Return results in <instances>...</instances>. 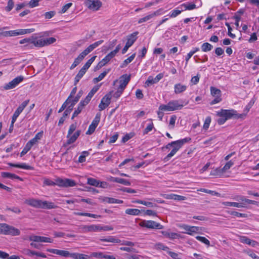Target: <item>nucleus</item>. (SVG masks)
<instances>
[{"label": "nucleus", "mask_w": 259, "mask_h": 259, "mask_svg": "<svg viewBox=\"0 0 259 259\" xmlns=\"http://www.w3.org/2000/svg\"><path fill=\"white\" fill-rule=\"evenodd\" d=\"M217 115L219 117L217 120L219 124H224L226 120L231 119L243 118L245 114H238L237 111L234 109L227 110L221 109L217 112Z\"/></svg>", "instance_id": "obj_1"}, {"label": "nucleus", "mask_w": 259, "mask_h": 259, "mask_svg": "<svg viewBox=\"0 0 259 259\" xmlns=\"http://www.w3.org/2000/svg\"><path fill=\"white\" fill-rule=\"evenodd\" d=\"M191 140V139L190 138L186 137L182 139L173 141L166 145L165 147V149H169L170 147H172V149L170 152L164 158V161L165 162L168 161L185 144L190 142Z\"/></svg>", "instance_id": "obj_2"}, {"label": "nucleus", "mask_w": 259, "mask_h": 259, "mask_svg": "<svg viewBox=\"0 0 259 259\" xmlns=\"http://www.w3.org/2000/svg\"><path fill=\"white\" fill-rule=\"evenodd\" d=\"M0 234L11 236H18L20 234V231L6 223L0 224Z\"/></svg>", "instance_id": "obj_3"}, {"label": "nucleus", "mask_w": 259, "mask_h": 259, "mask_svg": "<svg viewBox=\"0 0 259 259\" xmlns=\"http://www.w3.org/2000/svg\"><path fill=\"white\" fill-rule=\"evenodd\" d=\"M181 229L184 230L183 233L190 235H194L195 233H198L201 231V228L197 226H191L186 224H182L179 226Z\"/></svg>", "instance_id": "obj_4"}, {"label": "nucleus", "mask_w": 259, "mask_h": 259, "mask_svg": "<svg viewBox=\"0 0 259 259\" xmlns=\"http://www.w3.org/2000/svg\"><path fill=\"white\" fill-rule=\"evenodd\" d=\"M140 226L142 227L147 228L148 229H162L163 228V226L160 223H157L153 221H146L144 220L142 221L140 224Z\"/></svg>", "instance_id": "obj_5"}, {"label": "nucleus", "mask_w": 259, "mask_h": 259, "mask_svg": "<svg viewBox=\"0 0 259 259\" xmlns=\"http://www.w3.org/2000/svg\"><path fill=\"white\" fill-rule=\"evenodd\" d=\"M74 131H68L67 135V142L63 144V146L66 147L68 145L73 143L77 139L80 135V131H76L74 133Z\"/></svg>", "instance_id": "obj_6"}, {"label": "nucleus", "mask_w": 259, "mask_h": 259, "mask_svg": "<svg viewBox=\"0 0 259 259\" xmlns=\"http://www.w3.org/2000/svg\"><path fill=\"white\" fill-rule=\"evenodd\" d=\"M24 79V77L22 75L18 76L13 79L12 81L5 84L3 87L5 90H9L15 88Z\"/></svg>", "instance_id": "obj_7"}, {"label": "nucleus", "mask_w": 259, "mask_h": 259, "mask_svg": "<svg viewBox=\"0 0 259 259\" xmlns=\"http://www.w3.org/2000/svg\"><path fill=\"white\" fill-rule=\"evenodd\" d=\"M85 6L90 10L98 11L102 5V3L99 0H87Z\"/></svg>", "instance_id": "obj_8"}, {"label": "nucleus", "mask_w": 259, "mask_h": 259, "mask_svg": "<svg viewBox=\"0 0 259 259\" xmlns=\"http://www.w3.org/2000/svg\"><path fill=\"white\" fill-rule=\"evenodd\" d=\"M210 92L212 96L215 97V99L213 100L211 103V105H214L221 101L222 99L221 98V92L219 89H217L215 87H210Z\"/></svg>", "instance_id": "obj_9"}, {"label": "nucleus", "mask_w": 259, "mask_h": 259, "mask_svg": "<svg viewBox=\"0 0 259 259\" xmlns=\"http://www.w3.org/2000/svg\"><path fill=\"white\" fill-rule=\"evenodd\" d=\"M57 185L60 187H73L76 185L75 182L71 179H57Z\"/></svg>", "instance_id": "obj_10"}, {"label": "nucleus", "mask_w": 259, "mask_h": 259, "mask_svg": "<svg viewBox=\"0 0 259 259\" xmlns=\"http://www.w3.org/2000/svg\"><path fill=\"white\" fill-rule=\"evenodd\" d=\"M47 251L50 253L56 254L63 257H71V253L67 250L48 248L47 249Z\"/></svg>", "instance_id": "obj_11"}, {"label": "nucleus", "mask_w": 259, "mask_h": 259, "mask_svg": "<svg viewBox=\"0 0 259 259\" xmlns=\"http://www.w3.org/2000/svg\"><path fill=\"white\" fill-rule=\"evenodd\" d=\"M29 240L33 242H48L52 243L53 240L51 238L37 236V235H31L29 237Z\"/></svg>", "instance_id": "obj_12"}, {"label": "nucleus", "mask_w": 259, "mask_h": 259, "mask_svg": "<svg viewBox=\"0 0 259 259\" xmlns=\"http://www.w3.org/2000/svg\"><path fill=\"white\" fill-rule=\"evenodd\" d=\"M130 79L131 75H127L126 74L122 75L120 77V79L119 80L120 84L118 89L123 91L126 86L130 81Z\"/></svg>", "instance_id": "obj_13"}, {"label": "nucleus", "mask_w": 259, "mask_h": 259, "mask_svg": "<svg viewBox=\"0 0 259 259\" xmlns=\"http://www.w3.org/2000/svg\"><path fill=\"white\" fill-rule=\"evenodd\" d=\"M163 77V74L162 73L157 74L155 78H153L152 76H149L145 83L147 85L156 83L158 82Z\"/></svg>", "instance_id": "obj_14"}, {"label": "nucleus", "mask_w": 259, "mask_h": 259, "mask_svg": "<svg viewBox=\"0 0 259 259\" xmlns=\"http://www.w3.org/2000/svg\"><path fill=\"white\" fill-rule=\"evenodd\" d=\"M169 103L172 111L181 109L184 106L182 101L172 100L169 102Z\"/></svg>", "instance_id": "obj_15"}, {"label": "nucleus", "mask_w": 259, "mask_h": 259, "mask_svg": "<svg viewBox=\"0 0 259 259\" xmlns=\"http://www.w3.org/2000/svg\"><path fill=\"white\" fill-rule=\"evenodd\" d=\"M25 203L32 207L40 208L41 200L33 198L26 199Z\"/></svg>", "instance_id": "obj_16"}, {"label": "nucleus", "mask_w": 259, "mask_h": 259, "mask_svg": "<svg viewBox=\"0 0 259 259\" xmlns=\"http://www.w3.org/2000/svg\"><path fill=\"white\" fill-rule=\"evenodd\" d=\"M240 240L241 242L248 244L252 247H255L258 245L257 242L255 240H251L246 236H241L240 238Z\"/></svg>", "instance_id": "obj_17"}, {"label": "nucleus", "mask_w": 259, "mask_h": 259, "mask_svg": "<svg viewBox=\"0 0 259 259\" xmlns=\"http://www.w3.org/2000/svg\"><path fill=\"white\" fill-rule=\"evenodd\" d=\"M138 33L139 32L138 31H136L128 35L127 36V41L126 44L131 47L137 40V35L138 34Z\"/></svg>", "instance_id": "obj_18"}, {"label": "nucleus", "mask_w": 259, "mask_h": 259, "mask_svg": "<svg viewBox=\"0 0 259 259\" xmlns=\"http://www.w3.org/2000/svg\"><path fill=\"white\" fill-rule=\"evenodd\" d=\"M57 206L53 202L41 200L40 208L42 209L56 208Z\"/></svg>", "instance_id": "obj_19"}, {"label": "nucleus", "mask_w": 259, "mask_h": 259, "mask_svg": "<svg viewBox=\"0 0 259 259\" xmlns=\"http://www.w3.org/2000/svg\"><path fill=\"white\" fill-rule=\"evenodd\" d=\"M100 240L101 241L111 242L114 243H119L121 242V240L113 236H109L107 238H101L100 239Z\"/></svg>", "instance_id": "obj_20"}, {"label": "nucleus", "mask_w": 259, "mask_h": 259, "mask_svg": "<svg viewBox=\"0 0 259 259\" xmlns=\"http://www.w3.org/2000/svg\"><path fill=\"white\" fill-rule=\"evenodd\" d=\"M100 114H97L88 130H95L100 120Z\"/></svg>", "instance_id": "obj_21"}, {"label": "nucleus", "mask_w": 259, "mask_h": 259, "mask_svg": "<svg viewBox=\"0 0 259 259\" xmlns=\"http://www.w3.org/2000/svg\"><path fill=\"white\" fill-rule=\"evenodd\" d=\"M159 11H160V10H157V11L154 12V13H153L152 14H149L143 18H140L138 20V23L140 24L143 22L147 21L149 20H150V19L152 18L154 16L158 15L159 14Z\"/></svg>", "instance_id": "obj_22"}, {"label": "nucleus", "mask_w": 259, "mask_h": 259, "mask_svg": "<svg viewBox=\"0 0 259 259\" xmlns=\"http://www.w3.org/2000/svg\"><path fill=\"white\" fill-rule=\"evenodd\" d=\"M161 233L163 235L170 239H174L180 237L179 234L167 231H162Z\"/></svg>", "instance_id": "obj_23"}, {"label": "nucleus", "mask_w": 259, "mask_h": 259, "mask_svg": "<svg viewBox=\"0 0 259 259\" xmlns=\"http://www.w3.org/2000/svg\"><path fill=\"white\" fill-rule=\"evenodd\" d=\"M8 164L12 167L21 168H23L24 169L32 170L33 169V167H32L30 165H27L25 163L14 164V163H9Z\"/></svg>", "instance_id": "obj_24"}, {"label": "nucleus", "mask_w": 259, "mask_h": 259, "mask_svg": "<svg viewBox=\"0 0 259 259\" xmlns=\"http://www.w3.org/2000/svg\"><path fill=\"white\" fill-rule=\"evenodd\" d=\"M44 39H37L36 37H32L31 48L33 46L36 47H42L45 46Z\"/></svg>", "instance_id": "obj_25"}, {"label": "nucleus", "mask_w": 259, "mask_h": 259, "mask_svg": "<svg viewBox=\"0 0 259 259\" xmlns=\"http://www.w3.org/2000/svg\"><path fill=\"white\" fill-rule=\"evenodd\" d=\"M1 176L4 178H9L11 179H18L22 180V179L16 175L8 172H2Z\"/></svg>", "instance_id": "obj_26"}, {"label": "nucleus", "mask_w": 259, "mask_h": 259, "mask_svg": "<svg viewBox=\"0 0 259 259\" xmlns=\"http://www.w3.org/2000/svg\"><path fill=\"white\" fill-rule=\"evenodd\" d=\"M165 198L168 199H173L178 201H182L186 200V198L185 196L179 195L177 194H171L167 195L165 197Z\"/></svg>", "instance_id": "obj_27"}, {"label": "nucleus", "mask_w": 259, "mask_h": 259, "mask_svg": "<svg viewBox=\"0 0 259 259\" xmlns=\"http://www.w3.org/2000/svg\"><path fill=\"white\" fill-rule=\"evenodd\" d=\"M175 93L177 94H180L184 92L187 89V86L182 85L181 83H177L174 87Z\"/></svg>", "instance_id": "obj_28"}, {"label": "nucleus", "mask_w": 259, "mask_h": 259, "mask_svg": "<svg viewBox=\"0 0 259 259\" xmlns=\"http://www.w3.org/2000/svg\"><path fill=\"white\" fill-rule=\"evenodd\" d=\"M71 258L73 259H89V257L88 255L84 254L72 252L71 253Z\"/></svg>", "instance_id": "obj_29"}, {"label": "nucleus", "mask_w": 259, "mask_h": 259, "mask_svg": "<svg viewBox=\"0 0 259 259\" xmlns=\"http://www.w3.org/2000/svg\"><path fill=\"white\" fill-rule=\"evenodd\" d=\"M73 214L75 215H79V216H85V217H91L93 218H100V215H98L95 214L90 213L88 212H74Z\"/></svg>", "instance_id": "obj_30"}, {"label": "nucleus", "mask_w": 259, "mask_h": 259, "mask_svg": "<svg viewBox=\"0 0 259 259\" xmlns=\"http://www.w3.org/2000/svg\"><path fill=\"white\" fill-rule=\"evenodd\" d=\"M136 53H134L126 59H125L122 63L120 65V68H124L126 67L129 63H130L135 58Z\"/></svg>", "instance_id": "obj_31"}, {"label": "nucleus", "mask_w": 259, "mask_h": 259, "mask_svg": "<svg viewBox=\"0 0 259 259\" xmlns=\"http://www.w3.org/2000/svg\"><path fill=\"white\" fill-rule=\"evenodd\" d=\"M140 212V210L137 208H128L125 210V213L130 215H138Z\"/></svg>", "instance_id": "obj_32"}, {"label": "nucleus", "mask_w": 259, "mask_h": 259, "mask_svg": "<svg viewBox=\"0 0 259 259\" xmlns=\"http://www.w3.org/2000/svg\"><path fill=\"white\" fill-rule=\"evenodd\" d=\"M110 71L109 69H108L107 70L104 71L102 73H101L97 77H96L94 78L93 81L94 83H97L101 80H102L104 77L107 75V74Z\"/></svg>", "instance_id": "obj_33"}, {"label": "nucleus", "mask_w": 259, "mask_h": 259, "mask_svg": "<svg viewBox=\"0 0 259 259\" xmlns=\"http://www.w3.org/2000/svg\"><path fill=\"white\" fill-rule=\"evenodd\" d=\"M223 204L225 206H233L236 207H243L244 205H241L239 203L235 202H223Z\"/></svg>", "instance_id": "obj_34"}, {"label": "nucleus", "mask_w": 259, "mask_h": 259, "mask_svg": "<svg viewBox=\"0 0 259 259\" xmlns=\"http://www.w3.org/2000/svg\"><path fill=\"white\" fill-rule=\"evenodd\" d=\"M201 48L203 52H206L211 51L213 46L208 42H204L202 45Z\"/></svg>", "instance_id": "obj_35"}, {"label": "nucleus", "mask_w": 259, "mask_h": 259, "mask_svg": "<svg viewBox=\"0 0 259 259\" xmlns=\"http://www.w3.org/2000/svg\"><path fill=\"white\" fill-rule=\"evenodd\" d=\"M171 109L169 102L166 105L162 104L159 107V110L162 112L172 111Z\"/></svg>", "instance_id": "obj_36"}, {"label": "nucleus", "mask_w": 259, "mask_h": 259, "mask_svg": "<svg viewBox=\"0 0 259 259\" xmlns=\"http://www.w3.org/2000/svg\"><path fill=\"white\" fill-rule=\"evenodd\" d=\"M137 203L144 205L150 207H154L156 206V204H154L152 202L146 201L144 200H138L136 201Z\"/></svg>", "instance_id": "obj_37"}, {"label": "nucleus", "mask_w": 259, "mask_h": 259, "mask_svg": "<svg viewBox=\"0 0 259 259\" xmlns=\"http://www.w3.org/2000/svg\"><path fill=\"white\" fill-rule=\"evenodd\" d=\"M99 181L92 178H89L87 179V184L95 187H98L99 186Z\"/></svg>", "instance_id": "obj_38"}, {"label": "nucleus", "mask_w": 259, "mask_h": 259, "mask_svg": "<svg viewBox=\"0 0 259 259\" xmlns=\"http://www.w3.org/2000/svg\"><path fill=\"white\" fill-rule=\"evenodd\" d=\"M135 134L134 132H131L130 133L125 134L122 138L121 142L123 143H125L127 141H128L130 139L132 138Z\"/></svg>", "instance_id": "obj_39"}, {"label": "nucleus", "mask_w": 259, "mask_h": 259, "mask_svg": "<svg viewBox=\"0 0 259 259\" xmlns=\"http://www.w3.org/2000/svg\"><path fill=\"white\" fill-rule=\"evenodd\" d=\"M44 185L49 186H54L57 185V179L56 180V182H53L50 179H45L43 182Z\"/></svg>", "instance_id": "obj_40"}, {"label": "nucleus", "mask_w": 259, "mask_h": 259, "mask_svg": "<svg viewBox=\"0 0 259 259\" xmlns=\"http://www.w3.org/2000/svg\"><path fill=\"white\" fill-rule=\"evenodd\" d=\"M89 155V152L87 151H83L81 155L79 156L78 158V162L80 163H82L85 161V158Z\"/></svg>", "instance_id": "obj_41"}, {"label": "nucleus", "mask_w": 259, "mask_h": 259, "mask_svg": "<svg viewBox=\"0 0 259 259\" xmlns=\"http://www.w3.org/2000/svg\"><path fill=\"white\" fill-rule=\"evenodd\" d=\"M199 50L198 48H195L193 50L191 51L187 55L186 57V65H187L189 60L191 58V57L197 51Z\"/></svg>", "instance_id": "obj_42"}, {"label": "nucleus", "mask_w": 259, "mask_h": 259, "mask_svg": "<svg viewBox=\"0 0 259 259\" xmlns=\"http://www.w3.org/2000/svg\"><path fill=\"white\" fill-rule=\"evenodd\" d=\"M181 7H184L185 10H192L196 8V5L192 3L183 4L181 5Z\"/></svg>", "instance_id": "obj_43"}, {"label": "nucleus", "mask_w": 259, "mask_h": 259, "mask_svg": "<svg viewBox=\"0 0 259 259\" xmlns=\"http://www.w3.org/2000/svg\"><path fill=\"white\" fill-rule=\"evenodd\" d=\"M32 37L26 38L20 40L19 43L20 44H26V46H30L31 48Z\"/></svg>", "instance_id": "obj_44"}, {"label": "nucleus", "mask_w": 259, "mask_h": 259, "mask_svg": "<svg viewBox=\"0 0 259 259\" xmlns=\"http://www.w3.org/2000/svg\"><path fill=\"white\" fill-rule=\"evenodd\" d=\"M82 93V91H79L77 94L76 95V96L73 99H71L70 102H72L73 103L76 104L78 102L79 99L81 97Z\"/></svg>", "instance_id": "obj_45"}, {"label": "nucleus", "mask_w": 259, "mask_h": 259, "mask_svg": "<svg viewBox=\"0 0 259 259\" xmlns=\"http://www.w3.org/2000/svg\"><path fill=\"white\" fill-rule=\"evenodd\" d=\"M196 239L200 241V242L204 243L205 244L207 245V246H209L210 245L209 241L204 237L197 236L196 237Z\"/></svg>", "instance_id": "obj_46"}, {"label": "nucleus", "mask_w": 259, "mask_h": 259, "mask_svg": "<svg viewBox=\"0 0 259 259\" xmlns=\"http://www.w3.org/2000/svg\"><path fill=\"white\" fill-rule=\"evenodd\" d=\"M100 225H89L90 232H100Z\"/></svg>", "instance_id": "obj_47"}, {"label": "nucleus", "mask_w": 259, "mask_h": 259, "mask_svg": "<svg viewBox=\"0 0 259 259\" xmlns=\"http://www.w3.org/2000/svg\"><path fill=\"white\" fill-rule=\"evenodd\" d=\"M44 40H45L44 44L46 46L54 43L56 41V39L54 37H49L44 39Z\"/></svg>", "instance_id": "obj_48"}, {"label": "nucleus", "mask_w": 259, "mask_h": 259, "mask_svg": "<svg viewBox=\"0 0 259 259\" xmlns=\"http://www.w3.org/2000/svg\"><path fill=\"white\" fill-rule=\"evenodd\" d=\"M111 93L110 92L109 94L106 95L101 100L104 101L106 104H108V106L110 103V100L111 99Z\"/></svg>", "instance_id": "obj_49"}, {"label": "nucleus", "mask_w": 259, "mask_h": 259, "mask_svg": "<svg viewBox=\"0 0 259 259\" xmlns=\"http://www.w3.org/2000/svg\"><path fill=\"white\" fill-rule=\"evenodd\" d=\"M33 255H36L37 256L41 257L42 258H46L47 257L46 255L42 252H36L33 250H31L30 252V257L33 256Z\"/></svg>", "instance_id": "obj_50"}, {"label": "nucleus", "mask_w": 259, "mask_h": 259, "mask_svg": "<svg viewBox=\"0 0 259 259\" xmlns=\"http://www.w3.org/2000/svg\"><path fill=\"white\" fill-rule=\"evenodd\" d=\"M230 214L238 218H246L247 217V215L245 213H242L235 211H231Z\"/></svg>", "instance_id": "obj_51"}, {"label": "nucleus", "mask_w": 259, "mask_h": 259, "mask_svg": "<svg viewBox=\"0 0 259 259\" xmlns=\"http://www.w3.org/2000/svg\"><path fill=\"white\" fill-rule=\"evenodd\" d=\"M96 56H94L92 57H91L87 62L86 63L83 65V66L85 68H87L88 69L89 68V67L91 66V64L93 63V62L94 61L95 59L96 58Z\"/></svg>", "instance_id": "obj_52"}, {"label": "nucleus", "mask_w": 259, "mask_h": 259, "mask_svg": "<svg viewBox=\"0 0 259 259\" xmlns=\"http://www.w3.org/2000/svg\"><path fill=\"white\" fill-rule=\"evenodd\" d=\"M94 49L92 45H90L87 48H86L83 52L81 53L82 55L85 57L88 54L91 52Z\"/></svg>", "instance_id": "obj_53"}, {"label": "nucleus", "mask_w": 259, "mask_h": 259, "mask_svg": "<svg viewBox=\"0 0 259 259\" xmlns=\"http://www.w3.org/2000/svg\"><path fill=\"white\" fill-rule=\"evenodd\" d=\"M55 14H56L55 11H51L46 12L44 14V16H45V19H49L53 18L55 16Z\"/></svg>", "instance_id": "obj_54"}, {"label": "nucleus", "mask_w": 259, "mask_h": 259, "mask_svg": "<svg viewBox=\"0 0 259 259\" xmlns=\"http://www.w3.org/2000/svg\"><path fill=\"white\" fill-rule=\"evenodd\" d=\"M14 6V3L13 0H9L8 2V5L5 8V10L7 12L11 11L13 8Z\"/></svg>", "instance_id": "obj_55"}, {"label": "nucleus", "mask_w": 259, "mask_h": 259, "mask_svg": "<svg viewBox=\"0 0 259 259\" xmlns=\"http://www.w3.org/2000/svg\"><path fill=\"white\" fill-rule=\"evenodd\" d=\"M84 74H83L82 72L79 71L74 78V85H76L79 82V80L82 78Z\"/></svg>", "instance_id": "obj_56"}, {"label": "nucleus", "mask_w": 259, "mask_h": 259, "mask_svg": "<svg viewBox=\"0 0 259 259\" xmlns=\"http://www.w3.org/2000/svg\"><path fill=\"white\" fill-rule=\"evenodd\" d=\"M117 183L125 186L131 185V183L128 180L120 178H118Z\"/></svg>", "instance_id": "obj_57"}, {"label": "nucleus", "mask_w": 259, "mask_h": 259, "mask_svg": "<svg viewBox=\"0 0 259 259\" xmlns=\"http://www.w3.org/2000/svg\"><path fill=\"white\" fill-rule=\"evenodd\" d=\"M83 108L80 106L79 105H78L77 109H76L72 115V119H73L74 117L77 116L82 110Z\"/></svg>", "instance_id": "obj_58"}, {"label": "nucleus", "mask_w": 259, "mask_h": 259, "mask_svg": "<svg viewBox=\"0 0 259 259\" xmlns=\"http://www.w3.org/2000/svg\"><path fill=\"white\" fill-rule=\"evenodd\" d=\"M31 147L26 143L25 146L20 153V156L22 157L26 154L31 149Z\"/></svg>", "instance_id": "obj_59"}, {"label": "nucleus", "mask_w": 259, "mask_h": 259, "mask_svg": "<svg viewBox=\"0 0 259 259\" xmlns=\"http://www.w3.org/2000/svg\"><path fill=\"white\" fill-rule=\"evenodd\" d=\"M182 11H183V10H179L177 9H175L171 12L170 17L171 18H175L177 17L178 15L181 14V13Z\"/></svg>", "instance_id": "obj_60"}, {"label": "nucleus", "mask_w": 259, "mask_h": 259, "mask_svg": "<svg viewBox=\"0 0 259 259\" xmlns=\"http://www.w3.org/2000/svg\"><path fill=\"white\" fill-rule=\"evenodd\" d=\"M124 256L125 259H140L141 257L139 255L129 254H125Z\"/></svg>", "instance_id": "obj_61"}, {"label": "nucleus", "mask_w": 259, "mask_h": 259, "mask_svg": "<svg viewBox=\"0 0 259 259\" xmlns=\"http://www.w3.org/2000/svg\"><path fill=\"white\" fill-rule=\"evenodd\" d=\"M236 199L237 201L241 202V203H239L241 204L242 205L246 204L245 203V200H248V199L245 198L244 196H241V195L237 196L236 197Z\"/></svg>", "instance_id": "obj_62"}, {"label": "nucleus", "mask_w": 259, "mask_h": 259, "mask_svg": "<svg viewBox=\"0 0 259 259\" xmlns=\"http://www.w3.org/2000/svg\"><path fill=\"white\" fill-rule=\"evenodd\" d=\"M211 122V117L210 116H208L205 118L204 124L203 128L205 130L207 129L209 127V124Z\"/></svg>", "instance_id": "obj_63"}, {"label": "nucleus", "mask_w": 259, "mask_h": 259, "mask_svg": "<svg viewBox=\"0 0 259 259\" xmlns=\"http://www.w3.org/2000/svg\"><path fill=\"white\" fill-rule=\"evenodd\" d=\"M118 137V134L117 133H115L113 136H111L110 140L108 143L109 144L114 143L117 140Z\"/></svg>", "instance_id": "obj_64"}]
</instances>
